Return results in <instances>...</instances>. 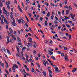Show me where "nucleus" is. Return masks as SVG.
<instances>
[{
	"label": "nucleus",
	"mask_w": 77,
	"mask_h": 77,
	"mask_svg": "<svg viewBox=\"0 0 77 77\" xmlns=\"http://www.w3.org/2000/svg\"><path fill=\"white\" fill-rule=\"evenodd\" d=\"M3 12L4 14H5L7 16L9 17V12H8V11L6 9H5V8L3 7Z\"/></svg>",
	"instance_id": "obj_1"
},
{
	"label": "nucleus",
	"mask_w": 77,
	"mask_h": 77,
	"mask_svg": "<svg viewBox=\"0 0 77 77\" xmlns=\"http://www.w3.org/2000/svg\"><path fill=\"white\" fill-rule=\"evenodd\" d=\"M18 68L17 65L14 64L13 66V67H12V70L13 71V72H15V69L14 68Z\"/></svg>",
	"instance_id": "obj_2"
},
{
	"label": "nucleus",
	"mask_w": 77,
	"mask_h": 77,
	"mask_svg": "<svg viewBox=\"0 0 77 77\" xmlns=\"http://www.w3.org/2000/svg\"><path fill=\"white\" fill-rule=\"evenodd\" d=\"M13 19H14L13 20V22L12 23V24L13 26H17V23H15V20L14 19V17H13Z\"/></svg>",
	"instance_id": "obj_3"
},
{
	"label": "nucleus",
	"mask_w": 77,
	"mask_h": 77,
	"mask_svg": "<svg viewBox=\"0 0 77 77\" xmlns=\"http://www.w3.org/2000/svg\"><path fill=\"white\" fill-rule=\"evenodd\" d=\"M65 60L66 61V62H68L69 60L68 59V57L67 56V55L66 54L65 56Z\"/></svg>",
	"instance_id": "obj_4"
},
{
	"label": "nucleus",
	"mask_w": 77,
	"mask_h": 77,
	"mask_svg": "<svg viewBox=\"0 0 77 77\" xmlns=\"http://www.w3.org/2000/svg\"><path fill=\"white\" fill-rule=\"evenodd\" d=\"M60 72V70H59L58 68L56 67L55 68V72L56 73H59Z\"/></svg>",
	"instance_id": "obj_5"
},
{
	"label": "nucleus",
	"mask_w": 77,
	"mask_h": 77,
	"mask_svg": "<svg viewBox=\"0 0 77 77\" xmlns=\"http://www.w3.org/2000/svg\"><path fill=\"white\" fill-rule=\"evenodd\" d=\"M7 42L6 43V44H8V43L10 42V41H9V38L8 36H7Z\"/></svg>",
	"instance_id": "obj_6"
},
{
	"label": "nucleus",
	"mask_w": 77,
	"mask_h": 77,
	"mask_svg": "<svg viewBox=\"0 0 77 77\" xmlns=\"http://www.w3.org/2000/svg\"><path fill=\"white\" fill-rule=\"evenodd\" d=\"M9 30L10 33H11V34L12 35V36H13V33H14V32H13L12 29L10 28H9Z\"/></svg>",
	"instance_id": "obj_7"
},
{
	"label": "nucleus",
	"mask_w": 77,
	"mask_h": 77,
	"mask_svg": "<svg viewBox=\"0 0 77 77\" xmlns=\"http://www.w3.org/2000/svg\"><path fill=\"white\" fill-rule=\"evenodd\" d=\"M70 15L71 16V18L72 19H74V17H75V15H73V14L72 13L70 14Z\"/></svg>",
	"instance_id": "obj_8"
},
{
	"label": "nucleus",
	"mask_w": 77,
	"mask_h": 77,
	"mask_svg": "<svg viewBox=\"0 0 77 77\" xmlns=\"http://www.w3.org/2000/svg\"><path fill=\"white\" fill-rule=\"evenodd\" d=\"M48 51L49 52L48 54H50V55H52V54H53V52L51 51Z\"/></svg>",
	"instance_id": "obj_9"
},
{
	"label": "nucleus",
	"mask_w": 77,
	"mask_h": 77,
	"mask_svg": "<svg viewBox=\"0 0 77 77\" xmlns=\"http://www.w3.org/2000/svg\"><path fill=\"white\" fill-rule=\"evenodd\" d=\"M17 40L18 41V42H21V39H20V38L18 37L17 38Z\"/></svg>",
	"instance_id": "obj_10"
},
{
	"label": "nucleus",
	"mask_w": 77,
	"mask_h": 77,
	"mask_svg": "<svg viewBox=\"0 0 77 77\" xmlns=\"http://www.w3.org/2000/svg\"><path fill=\"white\" fill-rule=\"evenodd\" d=\"M16 56L17 57H19L20 58L21 57V56L20 54H19L18 55V53H17L16 54Z\"/></svg>",
	"instance_id": "obj_11"
},
{
	"label": "nucleus",
	"mask_w": 77,
	"mask_h": 77,
	"mask_svg": "<svg viewBox=\"0 0 77 77\" xmlns=\"http://www.w3.org/2000/svg\"><path fill=\"white\" fill-rule=\"evenodd\" d=\"M4 19V22H5V23H7L8 24L9 23L8 22H7L6 19V18H5V19Z\"/></svg>",
	"instance_id": "obj_12"
},
{
	"label": "nucleus",
	"mask_w": 77,
	"mask_h": 77,
	"mask_svg": "<svg viewBox=\"0 0 77 77\" xmlns=\"http://www.w3.org/2000/svg\"><path fill=\"white\" fill-rule=\"evenodd\" d=\"M42 73L44 75L45 77H46V75H47V73L45 72H43Z\"/></svg>",
	"instance_id": "obj_13"
},
{
	"label": "nucleus",
	"mask_w": 77,
	"mask_h": 77,
	"mask_svg": "<svg viewBox=\"0 0 77 77\" xmlns=\"http://www.w3.org/2000/svg\"><path fill=\"white\" fill-rule=\"evenodd\" d=\"M51 58L52 59H53V60H56V58L54 57V56L52 55L51 57Z\"/></svg>",
	"instance_id": "obj_14"
},
{
	"label": "nucleus",
	"mask_w": 77,
	"mask_h": 77,
	"mask_svg": "<svg viewBox=\"0 0 77 77\" xmlns=\"http://www.w3.org/2000/svg\"><path fill=\"white\" fill-rule=\"evenodd\" d=\"M7 33H8V36H12V34H11V33H10L9 32V31H7Z\"/></svg>",
	"instance_id": "obj_15"
},
{
	"label": "nucleus",
	"mask_w": 77,
	"mask_h": 77,
	"mask_svg": "<svg viewBox=\"0 0 77 77\" xmlns=\"http://www.w3.org/2000/svg\"><path fill=\"white\" fill-rule=\"evenodd\" d=\"M42 61L43 63L45 66H46V62H45V60H43Z\"/></svg>",
	"instance_id": "obj_16"
},
{
	"label": "nucleus",
	"mask_w": 77,
	"mask_h": 77,
	"mask_svg": "<svg viewBox=\"0 0 77 77\" xmlns=\"http://www.w3.org/2000/svg\"><path fill=\"white\" fill-rule=\"evenodd\" d=\"M74 69L72 70V72H74L75 71H76L77 69H77V68H74Z\"/></svg>",
	"instance_id": "obj_17"
},
{
	"label": "nucleus",
	"mask_w": 77,
	"mask_h": 77,
	"mask_svg": "<svg viewBox=\"0 0 77 77\" xmlns=\"http://www.w3.org/2000/svg\"><path fill=\"white\" fill-rule=\"evenodd\" d=\"M7 51L8 54H10V55H11V52H10V51H9V50H8V49H7Z\"/></svg>",
	"instance_id": "obj_18"
},
{
	"label": "nucleus",
	"mask_w": 77,
	"mask_h": 77,
	"mask_svg": "<svg viewBox=\"0 0 77 77\" xmlns=\"http://www.w3.org/2000/svg\"><path fill=\"white\" fill-rule=\"evenodd\" d=\"M16 47H17V52L18 53H19V51H20V50L19 49V48H18V47L17 46H16Z\"/></svg>",
	"instance_id": "obj_19"
},
{
	"label": "nucleus",
	"mask_w": 77,
	"mask_h": 77,
	"mask_svg": "<svg viewBox=\"0 0 77 77\" xmlns=\"http://www.w3.org/2000/svg\"><path fill=\"white\" fill-rule=\"evenodd\" d=\"M26 74L28 76H29V75L30 76V77H31V76H32V75H31V74H29V73H26Z\"/></svg>",
	"instance_id": "obj_20"
},
{
	"label": "nucleus",
	"mask_w": 77,
	"mask_h": 77,
	"mask_svg": "<svg viewBox=\"0 0 77 77\" xmlns=\"http://www.w3.org/2000/svg\"><path fill=\"white\" fill-rule=\"evenodd\" d=\"M0 7H3V4L2 3V2H1V1H0Z\"/></svg>",
	"instance_id": "obj_21"
},
{
	"label": "nucleus",
	"mask_w": 77,
	"mask_h": 77,
	"mask_svg": "<svg viewBox=\"0 0 77 77\" xmlns=\"http://www.w3.org/2000/svg\"><path fill=\"white\" fill-rule=\"evenodd\" d=\"M19 43H18V45H22V43H21V42H19Z\"/></svg>",
	"instance_id": "obj_22"
},
{
	"label": "nucleus",
	"mask_w": 77,
	"mask_h": 77,
	"mask_svg": "<svg viewBox=\"0 0 77 77\" xmlns=\"http://www.w3.org/2000/svg\"><path fill=\"white\" fill-rule=\"evenodd\" d=\"M66 15H67V14H69V11L68 10H66Z\"/></svg>",
	"instance_id": "obj_23"
},
{
	"label": "nucleus",
	"mask_w": 77,
	"mask_h": 77,
	"mask_svg": "<svg viewBox=\"0 0 77 77\" xmlns=\"http://www.w3.org/2000/svg\"><path fill=\"white\" fill-rule=\"evenodd\" d=\"M26 49H27L26 47H24L23 48H22V50H26Z\"/></svg>",
	"instance_id": "obj_24"
},
{
	"label": "nucleus",
	"mask_w": 77,
	"mask_h": 77,
	"mask_svg": "<svg viewBox=\"0 0 77 77\" xmlns=\"http://www.w3.org/2000/svg\"><path fill=\"white\" fill-rule=\"evenodd\" d=\"M18 22L19 24H20L21 23V19H19L18 20Z\"/></svg>",
	"instance_id": "obj_25"
},
{
	"label": "nucleus",
	"mask_w": 77,
	"mask_h": 77,
	"mask_svg": "<svg viewBox=\"0 0 77 77\" xmlns=\"http://www.w3.org/2000/svg\"><path fill=\"white\" fill-rule=\"evenodd\" d=\"M28 45H29V47H32V45L31 44L28 43Z\"/></svg>",
	"instance_id": "obj_26"
},
{
	"label": "nucleus",
	"mask_w": 77,
	"mask_h": 77,
	"mask_svg": "<svg viewBox=\"0 0 77 77\" xmlns=\"http://www.w3.org/2000/svg\"><path fill=\"white\" fill-rule=\"evenodd\" d=\"M63 47L65 50H67L68 49L67 48H66V47H64V46H63Z\"/></svg>",
	"instance_id": "obj_27"
},
{
	"label": "nucleus",
	"mask_w": 77,
	"mask_h": 77,
	"mask_svg": "<svg viewBox=\"0 0 77 77\" xmlns=\"http://www.w3.org/2000/svg\"><path fill=\"white\" fill-rule=\"evenodd\" d=\"M47 17H50V12H48L47 13V14L46 15Z\"/></svg>",
	"instance_id": "obj_28"
},
{
	"label": "nucleus",
	"mask_w": 77,
	"mask_h": 77,
	"mask_svg": "<svg viewBox=\"0 0 77 77\" xmlns=\"http://www.w3.org/2000/svg\"><path fill=\"white\" fill-rule=\"evenodd\" d=\"M5 63H6L7 66V67L8 68V67L9 66V65L8 64V63H7V62H6V61H5Z\"/></svg>",
	"instance_id": "obj_29"
},
{
	"label": "nucleus",
	"mask_w": 77,
	"mask_h": 77,
	"mask_svg": "<svg viewBox=\"0 0 77 77\" xmlns=\"http://www.w3.org/2000/svg\"><path fill=\"white\" fill-rule=\"evenodd\" d=\"M32 72H33L35 71V70L33 68H32L31 69Z\"/></svg>",
	"instance_id": "obj_30"
},
{
	"label": "nucleus",
	"mask_w": 77,
	"mask_h": 77,
	"mask_svg": "<svg viewBox=\"0 0 77 77\" xmlns=\"http://www.w3.org/2000/svg\"><path fill=\"white\" fill-rule=\"evenodd\" d=\"M13 37V39H14V40H16L17 39H16V38L14 36V35H13V36H12Z\"/></svg>",
	"instance_id": "obj_31"
},
{
	"label": "nucleus",
	"mask_w": 77,
	"mask_h": 77,
	"mask_svg": "<svg viewBox=\"0 0 77 77\" xmlns=\"http://www.w3.org/2000/svg\"><path fill=\"white\" fill-rule=\"evenodd\" d=\"M7 7L9 9H11V8H10V6H9V5H8L7 6Z\"/></svg>",
	"instance_id": "obj_32"
},
{
	"label": "nucleus",
	"mask_w": 77,
	"mask_h": 77,
	"mask_svg": "<svg viewBox=\"0 0 77 77\" xmlns=\"http://www.w3.org/2000/svg\"><path fill=\"white\" fill-rule=\"evenodd\" d=\"M64 8H65V9L66 8V9H68V6L67 5L65 6L64 7Z\"/></svg>",
	"instance_id": "obj_33"
},
{
	"label": "nucleus",
	"mask_w": 77,
	"mask_h": 77,
	"mask_svg": "<svg viewBox=\"0 0 77 77\" xmlns=\"http://www.w3.org/2000/svg\"><path fill=\"white\" fill-rule=\"evenodd\" d=\"M10 41L11 43H13L14 42V41L13 39H10Z\"/></svg>",
	"instance_id": "obj_34"
},
{
	"label": "nucleus",
	"mask_w": 77,
	"mask_h": 77,
	"mask_svg": "<svg viewBox=\"0 0 77 77\" xmlns=\"http://www.w3.org/2000/svg\"><path fill=\"white\" fill-rule=\"evenodd\" d=\"M57 53H58V54H61V52L60 51H59L57 52Z\"/></svg>",
	"instance_id": "obj_35"
},
{
	"label": "nucleus",
	"mask_w": 77,
	"mask_h": 77,
	"mask_svg": "<svg viewBox=\"0 0 77 77\" xmlns=\"http://www.w3.org/2000/svg\"><path fill=\"white\" fill-rule=\"evenodd\" d=\"M64 3H65V5H66V4H67V0H65Z\"/></svg>",
	"instance_id": "obj_36"
},
{
	"label": "nucleus",
	"mask_w": 77,
	"mask_h": 77,
	"mask_svg": "<svg viewBox=\"0 0 77 77\" xmlns=\"http://www.w3.org/2000/svg\"><path fill=\"white\" fill-rule=\"evenodd\" d=\"M60 28H61V26H59L58 27V29H59V30H60Z\"/></svg>",
	"instance_id": "obj_37"
},
{
	"label": "nucleus",
	"mask_w": 77,
	"mask_h": 77,
	"mask_svg": "<svg viewBox=\"0 0 77 77\" xmlns=\"http://www.w3.org/2000/svg\"><path fill=\"white\" fill-rule=\"evenodd\" d=\"M53 17H54V16L53 15L51 16V20H53Z\"/></svg>",
	"instance_id": "obj_38"
},
{
	"label": "nucleus",
	"mask_w": 77,
	"mask_h": 77,
	"mask_svg": "<svg viewBox=\"0 0 77 77\" xmlns=\"http://www.w3.org/2000/svg\"><path fill=\"white\" fill-rule=\"evenodd\" d=\"M71 35H69V39H71Z\"/></svg>",
	"instance_id": "obj_39"
},
{
	"label": "nucleus",
	"mask_w": 77,
	"mask_h": 77,
	"mask_svg": "<svg viewBox=\"0 0 77 77\" xmlns=\"http://www.w3.org/2000/svg\"><path fill=\"white\" fill-rule=\"evenodd\" d=\"M22 59H23V60H26V59H25V58H24V57H23V56H22L21 57Z\"/></svg>",
	"instance_id": "obj_40"
},
{
	"label": "nucleus",
	"mask_w": 77,
	"mask_h": 77,
	"mask_svg": "<svg viewBox=\"0 0 77 77\" xmlns=\"http://www.w3.org/2000/svg\"><path fill=\"white\" fill-rule=\"evenodd\" d=\"M1 17L2 18H4V19H5V16H4V15H2Z\"/></svg>",
	"instance_id": "obj_41"
},
{
	"label": "nucleus",
	"mask_w": 77,
	"mask_h": 77,
	"mask_svg": "<svg viewBox=\"0 0 77 77\" xmlns=\"http://www.w3.org/2000/svg\"><path fill=\"white\" fill-rule=\"evenodd\" d=\"M40 31L41 33H42V34H44V32H42V30L40 29Z\"/></svg>",
	"instance_id": "obj_42"
},
{
	"label": "nucleus",
	"mask_w": 77,
	"mask_h": 77,
	"mask_svg": "<svg viewBox=\"0 0 77 77\" xmlns=\"http://www.w3.org/2000/svg\"><path fill=\"white\" fill-rule=\"evenodd\" d=\"M17 32L19 35H21V32H20V30H18Z\"/></svg>",
	"instance_id": "obj_43"
},
{
	"label": "nucleus",
	"mask_w": 77,
	"mask_h": 77,
	"mask_svg": "<svg viewBox=\"0 0 77 77\" xmlns=\"http://www.w3.org/2000/svg\"><path fill=\"white\" fill-rule=\"evenodd\" d=\"M1 66H2L3 68H4V63H2L1 64Z\"/></svg>",
	"instance_id": "obj_44"
},
{
	"label": "nucleus",
	"mask_w": 77,
	"mask_h": 77,
	"mask_svg": "<svg viewBox=\"0 0 77 77\" xmlns=\"http://www.w3.org/2000/svg\"><path fill=\"white\" fill-rule=\"evenodd\" d=\"M61 56L62 57H63L64 56V54L63 53H61Z\"/></svg>",
	"instance_id": "obj_45"
},
{
	"label": "nucleus",
	"mask_w": 77,
	"mask_h": 77,
	"mask_svg": "<svg viewBox=\"0 0 77 77\" xmlns=\"http://www.w3.org/2000/svg\"><path fill=\"white\" fill-rule=\"evenodd\" d=\"M23 71L25 74H26V71H25V69H23Z\"/></svg>",
	"instance_id": "obj_46"
},
{
	"label": "nucleus",
	"mask_w": 77,
	"mask_h": 77,
	"mask_svg": "<svg viewBox=\"0 0 77 77\" xmlns=\"http://www.w3.org/2000/svg\"><path fill=\"white\" fill-rule=\"evenodd\" d=\"M42 14H43V15H45V11H43Z\"/></svg>",
	"instance_id": "obj_47"
},
{
	"label": "nucleus",
	"mask_w": 77,
	"mask_h": 77,
	"mask_svg": "<svg viewBox=\"0 0 77 77\" xmlns=\"http://www.w3.org/2000/svg\"><path fill=\"white\" fill-rule=\"evenodd\" d=\"M68 23H72V21L68 20Z\"/></svg>",
	"instance_id": "obj_48"
},
{
	"label": "nucleus",
	"mask_w": 77,
	"mask_h": 77,
	"mask_svg": "<svg viewBox=\"0 0 77 77\" xmlns=\"http://www.w3.org/2000/svg\"><path fill=\"white\" fill-rule=\"evenodd\" d=\"M66 26L67 27H68L69 28L70 27V26L69 25L66 24Z\"/></svg>",
	"instance_id": "obj_49"
},
{
	"label": "nucleus",
	"mask_w": 77,
	"mask_h": 77,
	"mask_svg": "<svg viewBox=\"0 0 77 77\" xmlns=\"http://www.w3.org/2000/svg\"><path fill=\"white\" fill-rule=\"evenodd\" d=\"M62 14H63V15L65 14V13H64V10H63L62 11Z\"/></svg>",
	"instance_id": "obj_50"
},
{
	"label": "nucleus",
	"mask_w": 77,
	"mask_h": 77,
	"mask_svg": "<svg viewBox=\"0 0 77 77\" xmlns=\"http://www.w3.org/2000/svg\"><path fill=\"white\" fill-rule=\"evenodd\" d=\"M26 70H27V71H29L30 70H29V68H26Z\"/></svg>",
	"instance_id": "obj_51"
},
{
	"label": "nucleus",
	"mask_w": 77,
	"mask_h": 77,
	"mask_svg": "<svg viewBox=\"0 0 77 77\" xmlns=\"http://www.w3.org/2000/svg\"><path fill=\"white\" fill-rule=\"evenodd\" d=\"M60 7H62V3H60Z\"/></svg>",
	"instance_id": "obj_52"
},
{
	"label": "nucleus",
	"mask_w": 77,
	"mask_h": 77,
	"mask_svg": "<svg viewBox=\"0 0 77 77\" xmlns=\"http://www.w3.org/2000/svg\"><path fill=\"white\" fill-rule=\"evenodd\" d=\"M21 22L23 24H24V23H25V22L24 21V20H22Z\"/></svg>",
	"instance_id": "obj_53"
},
{
	"label": "nucleus",
	"mask_w": 77,
	"mask_h": 77,
	"mask_svg": "<svg viewBox=\"0 0 77 77\" xmlns=\"http://www.w3.org/2000/svg\"><path fill=\"white\" fill-rule=\"evenodd\" d=\"M58 14L59 15V16H60V11H58Z\"/></svg>",
	"instance_id": "obj_54"
},
{
	"label": "nucleus",
	"mask_w": 77,
	"mask_h": 77,
	"mask_svg": "<svg viewBox=\"0 0 77 77\" xmlns=\"http://www.w3.org/2000/svg\"><path fill=\"white\" fill-rule=\"evenodd\" d=\"M66 34L67 36V37H68V36L69 35V34H68V33H66Z\"/></svg>",
	"instance_id": "obj_55"
},
{
	"label": "nucleus",
	"mask_w": 77,
	"mask_h": 77,
	"mask_svg": "<svg viewBox=\"0 0 77 77\" xmlns=\"http://www.w3.org/2000/svg\"><path fill=\"white\" fill-rule=\"evenodd\" d=\"M37 24L38 26H39V27H41V25L39 23H38Z\"/></svg>",
	"instance_id": "obj_56"
},
{
	"label": "nucleus",
	"mask_w": 77,
	"mask_h": 77,
	"mask_svg": "<svg viewBox=\"0 0 77 77\" xmlns=\"http://www.w3.org/2000/svg\"><path fill=\"white\" fill-rule=\"evenodd\" d=\"M25 31L26 32H29V30H28V29H25Z\"/></svg>",
	"instance_id": "obj_57"
},
{
	"label": "nucleus",
	"mask_w": 77,
	"mask_h": 77,
	"mask_svg": "<svg viewBox=\"0 0 77 77\" xmlns=\"http://www.w3.org/2000/svg\"><path fill=\"white\" fill-rule=\"evenodd\" d=\"M33 53H34V54H36V51L34 50L33 51Z\"/></svg>",
	"instance_id": "obj_58"
},
{
	"label": "nucleus",
	"mask_w": 77,
	"mask_h": 77,
	"mask_svg": "<svg viewBox=\"0 0 77 77\" xmlns=\"http://www.w3.org/2000/svg\"><path fill=\"white\" fill-rule=\"evenodd\" d=\"M6 27L7 29H8V25H6Z\"/></svg>",
	"instance_id": "obj_59"
},
{
	"label": "nucleus",
	"mask_w": 77,
	"mask_h": 77,
	"mask_svg": "<svg viewBox=\"0 0 77 77\" xmlns=\"http://www.w3.org/2000/svg\"><path fill=\"white\" fill-rule=\"evenodd\" d=\"M51 32L52 33H54V34L56 33V32L54 31H51Z\"/></svg>",
	"instance_id": "obj_60"
},
{
	"label": "nucleus",
	"mask_w": 77,
	"mask_h": 77,
	"mask_svg": "<svg viewBox=\"0 0 77 77\" xmlns=\"http://www.w3.org/2000/svg\"><path fill=\"white\" fill-rule=\"evenodd\" d=\"M29 30L30 31V32L32 31V29H31V28L30 27H29Z\"/></svg>",
	"instance_id": "obj_61"
},
{
	"label": "nucleus",
	"mask_w": 77,
	"mask_h": 77,
	"mask_svg": "<svg viewBox=\"0 0 77 77\" xmlns=\"http://www.w3.org/2000/svg\"><path fill=\"white\" fill-rule=\"evenodd\" d=\"M31 65L32 66H34V64H33V63H31Z\"/></svg>",
	"instance_id": "obj_62"
},
{
	"label": "nucleus",
	"mask_w": 77,
	"mask_h": 77,
	"mask_svg": "<svg viewBox=\"0 0 77 77\" xmlns=\"http://www.w3.org/2000/svg\"><path fill=\"white\" fill-rule=\"evenodd\" d=\"M49 77H52V75H51V74H50V73H49Z\"/></svg>",
	"instance_id": "obj_63"
},
{
	"label": "nucleus",
	"mask_w": 77,
	"mask_h": 77,
	"mask_svg": "<svg viewBox=\"0 0 77 77\" xmlns=\"http://www.w3.org/2000/svg\"><path fill=\"white\" fill-rule=\"evenodd\" d=\"M55 18L56 20H58V18H57V17H56V16H55Z\"/></svg>",
	"instance_id": "obj_64"
}]
</instances>
